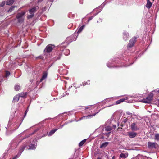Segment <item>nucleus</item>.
I'll list each match as a JSON object with an SVG mask.
<instances>
[{"label": "nucleus", "mask_w": 159, "mask_h": 159, "mask_svg": "<svg viewBox=\"0 0 159 159\" xmlns=\"http://www.w3.org/2000/svg\"><path fill=\"white\" fill-rule=\"evenodd\" d=\"M153 94L151 93L146 98L140 100L139 101L141 102L146 103H149L153 99Z\"/></svg>", "instance_id": "obj_1"}, {"label": "nucleus", "mask_w": 159, "mask_h": 159, "mask_svg": "<svg viewBox=\"0 0 159 159\" xmlns=\"http://www.w3.org/2000/svg\"><path fill=\"white\" fill-rule=\"evenodd\" d=\"M99 128L102 129V133L106 135L109 134L110 133V131L112 129V128L110 126H107L103 128V127H100Z\"/></svg>", "instance_id": "obj_2"}, {"label": "nucleus", "mask_w": 159, "mask_h": 159, "mask_svg": "<svg viewBox=\"0 0 159 159\" xmlns=\"http://www.w3.org/2000/svg\"><path fill=\"white\" fill-rule=\"evenodd\" d=\"M25 14V12H22L19 13L17 14L16 17L19 23H22L23 22L24 20V15Z\"/></svg>", "instance_id": "obj_3"}, {"label": "nucleus", "mask_w": 159, "mask_h": 159, "mask_svg": "<svg viewBox=\"0 0 159 159\" xmlns=\"http://www.w3.org/2000/svg\"><path fill=\"white\" fill-rule=\"evenodd\" d=\"M54 47L55 46L54 45L52 44L48 45L46 47L44 51L45 52L49 53L52 50Z\"/></svg>", "instance_id": "obj_4"}, {"label": "nucleus", "mask_w": 159, "mask_h": 159, "mask_svg": "<svg viewBox=\"0 0 159 159\" xmlns=\"http://www.w3.org/2000/svg\"><path fill=\"white\" fill-rule=\"evenodd\" d=\"M136 39L137 38L134 37L130 40L129 43L127 46L128 49H129L130 48L134 45V44L136 41Z\"/></svg>", "instance_id": "obj_5"}, {"label": "nucleus", "mask_w": 159, "mask_h": 159, "mask_svg": "<svg viewBox=\"0 0 159 159\" xmlns=\"http://www.w3.org/2000/svg\"><path fill=\"white\" fill-rule=\"evenodd\" d=\"M157 144L155 142H148V146L149 148H157Z\"/></svg>", "instance_id": "obj_6"}, {"label": "nucleus", "mask_w": 159, "mask_h": 159, "mask_svg": "<svg viewBox=\"0 0 159 159\" xmlns=\"http://www.w3.org/2000/svg\"><path fill=\"white\" fill-rule=\"evenodd\" d=\"M130 128L133 131H137L139 130V128L137 126V123H132L130 125Z\"/></svg>", "instance_id": "obj_7"}, {"label": "nucleus", "mask_w": 159, "mask_h": 159, "mask_svg": "<svg viewBox=\"0 0 159 159\" xmlns=\"http://www.w3.org/2000/svg\"><path fill=\"white\" fill-rule=\"evenodd\" d=\"M128 134L129 137L131 138L135 137L137 135V134L136 133L132 132H128Z\"/></svg>", "instance_id": "obj_8"}, {"label": "nucleus", "mask_w": 159, "mask_h": 159, "mask_svg": "<svg viewBox=\"0 0 159 159\" xmlns=\"http://www.w3.org/2000/svg\"><path fill=\"white\" fill-rule=\"evenodd\" d=\"M38 8L39 7L38 6L34 7L29 10V12L30 13H32L34 14V12L38 9Z\"/></svg>", "instance_id": "obj_9"}, {"label": "nucleus", "mask_w": 159, "mask_h": 159, "mask_svg": "<svg viewBox=\"0 0 159 159\" xmlns=\"http://www.w3.org/2000/svg\"><path fill=\"white\" fill-rule=\"evenodd\" d=\"M47 72H44L43 73V74L42 77L40 80V82H41L44 79H46L47 76Z\"/></svg>", "instance_id": "obj_10"}, {"label": "nucleus", "mask_w": 159, "mask_h": 159, "mask_svg": "<svg viewBox=\"0 0 159 159\" xmlns=\"http://www.w3.org/2000/svg\"><path fill=\"white\" fill-rule=\"evenodd\" d=\"M128 98L127 97H125L124 98H123L122 99H121L120 100H118L116 102V104H118L122 102L127 100Z\"/></svg>", "instance_id": "obj_11"}, {"label": "nucleus", "mask_w": 159, "mask_h": 159, "mask_svg": "<svg viewBox=\"0 0 159 159\" xmlns=\"http://www.w3.org/2000/svg\"><path fill=\"white\" fill-rule=\"evenodd\" d=\"M128 156V153L127 152L121 153L120 155V157L122 158H126Z\"/></svg>", "instance_id": "obj_12"}, {"label": "nucleus", "mask_w": 159, "mask_h": 159, "mask_svg": "<svg viewBox=\"0 0 159 159\" xmlns=\"http://www.w3.org/2000/svg\"><path fill=\"white\" fill-rule=\"evenodd\" d=\"M25 146H23L22 147L20 148L19 150L18 153L17 155H18L19 157H20L23 151L24 150L25 148Z\"/></svg>", "instance_id": "obj_13"}, {"label": "nucleus", "mask_w": 159, "mask_h": 159, "mask_svg": "<svg viewBox=\"0 0 159 159\" xmlns=\"http://www.w3.org/2000/svg\"><path fill=\"white\" fill-rule=\"evenodd\" d=\"M123 34V38L124 40H126L129 36V34L125 31L124 32Z\"/></svg>", "instance_id": "obj_14"}, {"label": "nucleus", "mask_w": 159, "mask_h": 159, "mask_svg": "<svg viewBox=\"0 0 159 159\" xmlns=\"http://www.w3.org/2000/svg\"><path fill=\"white\" fill-rule=\"evenodd\" d=\"M152 3L149 1V0H147V3L146 4V7L148 8H150L152 6Z\"/></svg>", "instance_id": "obj_15"}, {"label": "nucleus", "mask_w": 159, "mask_h": 159, "mask_svg": "<svg viewBox=\"0 0 159 159\" xmlns=\"http://www.w3.org/2000/svg\"><path fill=\"white\" fill-rule=\"evenodd\" d=\"M18 95L19 96V97H20V98H21L22 99L24 98L26 96V93H22Z\"/></svg>", "instance_id": "obj_16"}, {"label": "nucleus", "mask_w": 159, "mask_h": 159, "mask_svg": "<svg viewBox=\"0 0 159 159\" xmlns=\"http://www.w3.org/2000/svg\"><path fill=\"white\" fill-rule=\"evenodd\" d=\"M96 113H95L93 114L89 115L86 116H83L82 118L81 119H83V118H85V119H87L90 118L91 117L95 116L96 115Z\"/></svg>", "instance_id": "obj_17"}, {"label": "nucleus", "mask_w": 159, "mask_h": 159, "mask_svg": "<svg viewBox=\"0 0 159 159\" xmlns=\"http://www.w3.org/2000/svg\"><path fill=\"white\" fill-rule=\"evenodd\" d=\"M14 0H9L6 2V4L7 5H11L14 3Z\"/></svg>", "instance_id": "obj_18"}, {"label": "nucleus", "mask_w": 159, "mask_h": 159, "mask_svg": "<svg viewBox=\"0 0 159 159\" xmlns=\"http://www.w3.org/2000/svg\"><path fill=\"white\" fill-rule=\"evenodd\" d=\"M20 98L19 97V96L18 95H16L13 98V101L14 102H17L19 99H20Z\"/></svg>", "instance_id": "obj_19"}, {"label": "nucleus", "mask_w": 159, "mask_h": 159, "mask_svg": "<svg viewBox=\"0 0 159 159\" xmlns=\"http://www.w3.org/2000/svg\"><path fill=\"white\" fill-rule=\"evenodd\" d=\"M85 26V25H84L80 27L79 28L77 32V33L79 34L82 31L83 29L84 28Z\"/></svg>", "instance_id": "obj_20"}, {"label": "nucleus", "mask_w": 159, "mask_h": 159, "mask_svg": "<svg viewBox=\"0 0 159 159\" xmlns=\"http://www.w3.org/2000/svg\"><path fill=\"white\" fill-rule=\"evenodd\" d=\"M58 129L52 130L48 134V136H50L53 134Z\"/></svg>", "instance_id": "obj_21"}, {"label": "nucleus", "mask_w": 159, "mask_h": 159, "mask_svg": "<svg viewBox=\"0 0 159 159\" xmlns=\"http://www.w3.org/2000/svg\"><path fill=\"white\" fill-rule=\"evenodd\" d=\"M36 148V145L35 144H31L29 146V149L34 150Z\"/></svg>", "instance_id": "obj_22"}, {"label": "nucleus", "mask_w": 159, "mask_h": 159, "mask_svg": "<svg viewBox=\"0 0 159 159\" xmlns=\"http://www.w3.org/2000/svg\"><path fill=\"white\" fill-rule=\"evenodd\" d=\"M64 54L66 55H68L70 53V51L69 49H65L64 50Z\"/></svg>", "instance_id": "obj_23"}, {"label": "nucleus", "mask_w": 159, "mask_h": 159, "mask_svg": "<svg viewBox=\"0 0 159 159\" xmlns=\"http://www.w3.org/2000/svg\"><path fill=\"white\" fill-rule=\"evenodd\" d=\"M108 142H104L101 145L100 147L101 148H105L108 145Z\"/></svg>", "instance_id": "obj_24"}, {"label": "nucleus", "mask_w": 159, "mask_h": 159, "mask_svg": "<svg viewBox=\"0 0 159 159\" xmlns=\"http://www.w3.org/2000/svg\"><path fill=\"white\" fill-rule=\"evenodd\" d=\"M20 88V85H16L14 87L15 90L16 91H18Z\"/></svg>", "instance_id": "obj_25"}, {"label": "nucleus", "mask_w": 159, "mask_h": 159, "mask_svg": "<svg viewBox=\"0 0 159 159\" xmlns=\"http://www.w3.org/2000/svg\"><path fill=\"white\" fill-rule=\"evenodd\" d=\"M100 12V11H99L98 12H97L95 14H94V15H93L92 16H91V17H90L89 19V20H88V22H89V21L90 20H91L92 19H93L94 17L96 16L97 14H98V13H99Z\"/></svg>", "instance_id": "obj_26"}, {"label": "nucleus", "mask_w": 159, "mask_h": 159, "mask_svg": "<svg viewBox=\"0 0 159 159\" xmlns=\"http://www.w3.org/2000/svg\"><path fill=\"white\" fill-rule=\"evenodd\" d=\"M86 139H85L81 141L79 143V146L80 147L82 146L86 141Z\"/></svg>", "instance_id": "obj_27"}, {"label": "nucleus", "mask_w": 159, "mask_h": 159, "mask_svg": "<svg viewBox=\"0 0 159 159\" xmlns=\"http://www.w3.org/2000/svg\"><path fill=\"white\" fill-rule=\"evenodd\" d=\"M72 38V37H67L66 38V40L69 41V40H71L69 42V43H70V42H71L72 41H75L76 40V38H74L73 39H71Z\"/></svg>", "instance_id": "obj_28"}, {"label": "nucleus", "mask_w": 159, "mask_h": 159, "mask_svg": "<svg viewBox=\"0 0 159 159\" xmlns=\"http://www.w3.org/2000/svg\"><path fill=\"white\" fill-rule=\"evenodd\" d=\"M15 7V6H11L8 11V12H11L12 11L14 10Z\"/></svg>", "instance_id": "obj_29"}, {"label": "nucleus", "mask_w": 159, "mask_h": 159, "mask_svg": "<svg viewBox=\"0 0 159 159\" xmlns=\"http://www.w3.org/2000/svg\"><path fill=\"white\" fill-rule=\"evenodd\" d=\"M155 139L157 141L159 140V134H157L155 135Z\"/></svg>", "instance_id": "obj_30"}, {"label": "nucleus", "mask_w": 159, "mask_h": 159, "mask_svg": "<svg viewBox=\"0 0 159 159\" xmlns=\"http://www.w3.org/2000/svg\"><path fill=\"white\" fill-rule=\"evenodd\" d=\"M30 15H28V16L27 17L28 19H30L32 18L34 16V14L30 13Z\"/></svg>", "instance_id": "obj_31"}, {"label": "nucleus", "mask_w": 159, "mask_h": 159, "mask_svg": "<svg viewBox=\"0 0 159 159\" xmlns=\"http://www.w3.org/2000/svg\"><path fill=\"white\" fill-rule=\"evenodd\" d=\"M126 114H127V115H131V117H133L134 116H135V115H134L133 114H132V113H130V112L129 111L127 112H126Z\"/></svg>", "instance_id": "obj_32"}, {"label": "nucleus", "mask_w": 159, "mask_h": 159, "mask_svg": "<svg viewBox=\"0 0 159 159\" xmlns=\"http://www.w3.org/2000/svg\"><path fill=\"white\" fill-rule=\"evenodd\" d=\"M10 74V72L8 71H6V77L8 76Z\"/></svg>", "instance_id": "obj_33"}, {"label": "nucleus", "mask_w": 159, "mask_h": 159, "mask_svg": "<svg viewBox=\"0 0 159 159\" xmlns=\"http://www.w3.org/2000/svg\"><path fill=\"white\" fill-rule=\"evenodd\" d=\"M107 67L109 68H111V67H113L112 66V64H111V63H108L107 64Z\"/></svg>", "instance_id": "obj_34"}, {"label": "nucleus", "mask_w": 159, "mask_h": 159, "mask_svg": "<svg viewBox=\"0 0 159 159\" xmlns=\"http://www.w3.org/2000/svg\"><path fill=\"white\" fill-rule=\"evenodd\" d=\"M5 1H3L1 4H0V7H3L5 4Z\"/></svg>", "instance_id": "obj_35"}, {"label": "nucleus", "mask_w": 159, "mask_h": 159, "mask_svg": "<svg viewBox=\"0 0 159 159\" xmlns=\"http://www.w3.org/2000/svg\"><path fill=\"white\" fill-rule=\"evenodd\" d=\"M69 93H63V97H64V96H65L66 95H69Z\"/></svg>", "instance_id": "obj_36"}, {"label": "nucleus", "mask_w": 159, "mask_h": 159, "mask_svg": "<svg viewBox=\"0 0 159 159\" xmlns=\"http://www.w3.org/2000/svg\"><path fill=\"white\" fill-rule=\"evenodd\" d=\"M19 157L18 155H16L14 158H13L12 159H16L18 158Z\"/></svg>", "instance_id": "obj_37"}, {"label": "nucleus", "mask_w": 159, "mask_h": 159, "mask_svg": "<svg viewBox=\"0 0 159 159\" xmlns=\"http://www.w3.org/2000/svg\"><path fill=\"white\" fill-rule=\"evenodd\" d=\"M62 56V54L61 53V54H60L59 55V57H57V59H59L61 57V56Z\"/></svg>", "instance_id": "obj_38"}, {"label": "nucleus", "mask_w": 159, "mask_h": 159, "mask_svg": "<svg viewBox=\"0 0 159 159\" xmlns=\"http://www.w3.org/2000/svg\"><path fill=\"white\" fill-rule=\"evenodd\" d=\"M127 121V119L126 118H125L123 120V122L124 123H126Z\"/></svg>", "instance_id": "obj_39"}, {"label": "nucleus", "mask_w": 159, "mask_h": 159, "mask_svg": "<svg viewBox=\"0 0 159 159\" xmlns=\"http://www.w3.org/2000/svg\"><path fill=\"white\" fill-rule=\"evenodd\" d=\"M86 84H89V83H88L87 82L86 83H83V85H86Z\"/></svg>", "instance_id": "obj_40"}, {"label": "nucleus", "mask_w": 159, "mask_h": 159, "mask_svg": "<svg viewBox=\"0 0 159 159\" xmlns=\"http://www.w3.org/2000/svg\"><path fill=\"white\" fill-rule=\"evenodd\" d=\"M79 2L81 4H83V0H79Z\"/></svg>", "instance_id": "obj_41"}, {"label": "nucleus", "mask_w": 159, "mask_h": 159, "mask_svg": "<svg viewBox=\"0 0 159 159\" xmlns=\"http://www.w3.org/2000/svg\"><path fill=\"white\" fill-rule=\"evenodd\" d=\"M110 100H111L110 98H108L106 99V100H105V101H106V100H107V101H109Z\"/></svg>", "instance_id": "obj_42"}, {"label": "nucleus", "mask_w": 159, "mask_h": 159, "mask_svg": "<svg viewBox=\"0 0 159 159\" xmlns=\"http://www.w3.org/2000/svg\"><path fill=\"white\" fill-rule=\"evenodd\" d=\"M43 0H38V2H41Z\"/></svg>", "instance_id": "obj_43"}, {"label": "nucleus", "mask_w": 159, "mask_h": 159, "mask_svg": "<svg viewBox=\"0 0 159 159\" xmlns=\"http://www.w3.org/2000/svg\"><path fill=\"white\" fill-rule=\"evenodd\" d=\"M92 106H89V107L86 108L85 109H87L90 108V107H92Z\"/></svg>", "instance_id": "obj_44"}, {"label": "nucleus", "mask_w": 159, "mask_h": 159, "mask_svg": "<svg viewBox=\"0 0 159 159\" xmlns=\"http://www.w3.org/2000/svg\"><path fill=\"white\" fill-rule=\"evenodd\" d=\"M28 109H27L25 111V115L26 114L27 112H28Z\"/></svg>", "instance_id": "obj_45"}, {"label": "nucleus", "mask_w": 159, "mask_h": 159, "mask_svg": "<svg viewBox=\"0 0 159 159\" xmlns=\"http://www.w3.org/2000/svg\"><path fill=\"white\" fill-rule=\"evenodd\" d=\"M112 159H115V157L114 156H113L112 157Z\"/></svg>", "instance_id": "obj_46"}, {"label": "nucleus", "mask_w": 159, "mask_h": 159, "mask_svg": "<svg viewBox=\"0 0 159 159\" xmlns=\"http://www.w3.org/2000/svg\"><path fill=\"white\" fill-rule=\"evenodd\" d=\"M6 128L7 129V130H8L9 129V127H8L7 126V127H6Z\"/></svg>", "instance_id": "obj_47"}, {"label": "nucleus", "mask_w": 159, "mask_h": 159, "mask_svg": "<svg viewBox=\"0 0 159 159\" xmlns=\"http://www.w3.org/2000/svg\"><path fill=\"white\" fill-rule=\"evenodd\" d=\"M37 142V140H36V139H35L34 140V143H36V142Z\"/></svg>", "instance_id": "obj_48"}, {"label": "nucleus", "mask_w": 159, "mask_h": 159, "mask_svg": "<svg viewBox=\"0 0 159 159\" xmlns=\"http://www.w3.org/2000/svg\"><path fill=\"white\" fill-rule=\"evenodd\" d=\"M65 125V124H64L63 125H62L61 127V128H62L64 126V125Z\"/></svg>", "instance_id": "obj_49"}, {"label": "nucleus", "mask_w": 159, "mask_h": 159, "mask_svg": "<svg viewBox=\"0 0 159 159\" xmlns=\"http://www.w3.org/2000/svg\"><path fill=\"white\" fill-rule=\"evenodd\" d=\"M99 20H100L101 22H102V19H100Z\"/></svg>", "instance_id": "obj_50"}, {"label": "nucleus", "mask_w": 159, "mask_h": 159, "mask_svg": "<svg viewBox=\"0 0 159 159\" xmlns=\"http://www.w3.org/2000/svg\"><path fill=\"white\" fill-rule=\"evenodd\" d=\"M114 127H116V125H114Z\"/></svg>", "instance_id": "obj_51"}, {"label": "nucleus", "mask_w": 159, "mask_h": 159, "mask_svg": "<svg viewBox=\"0 0 159 159\" xmlns=\"http://www.w3.org/2000/svg\"><path fill=\"white\" fill-rule=\"evenodd\" d=\"M97 159H101V158H100L99 157H98Z\"/></svg>", "instance_id": "obj_52"}, {"label": "nucleus", "mask_w": 159, "mask_h": 159, "mask_svg": "<svg viewBox=\"0 0 159 159\" xmlns=\"http://www.w3.org/2000/svg\"><path fill=\"white\" fill-rule=\"evenodd\" d=\"M72 87V86H71L70 87H69V89H70V88H71Z\"/></svg>", "instance_id": "obj_53"}, {"label": "nucleus", "mask_w": 159, "mask_h": 159, "mask_svg": "<svg viewBox=\"0 0 159 159\" xmlns=\"http://www.w3.org/2000/svg\"><path fill=\"white\" fill-rule=\"evenodd\" d=\"M19 127V126H18L17 127V128L16 129H17V128H18Z\"/></svg>", "instance_id": "obj_54"}, {"label": "nucleus", "mask_w": 159, "mask_h": 159, "mask_svg": "<svg viewBox=\"0 0 159 159\" xmlns=\"http://www.w3.org/2000/svg\"><path fill=\"white\" fill-rule=\"evenodd\" d=\"M101 9H102V8H101V9L100 10V11H101Z\"/></svg>", "instance_id": "obj_55"}, {"label": "nucleus", "mask_w": 159, "mask_h": 159, "mask_svg": "<svg viewBox=\"0 0 159 159\" xmlns=\"http://www.w3.org/2000/svg\"><path fill=\"white\" fill-rule=\"evenodd\" d=\"M96 10V9H94V11H95Z\"/></svg>", "instance_id": "obj_56"}, {"label": "nucleus", "mask_w": 159, "mask_h": 159, "mask_svg": "<svg viewBox=\"0 0 159 159\" xmlns=\"http://www.w3.org/2000/svg\"><path fill=\"white\" fill-rule=\"evenodd\" d=\"M101 8V7H98V8Z\"/></svg>", "instance_id": "obj_57"}, {"label": "nucleus", "mask_w": 159, "mask_h": 159, "mask_svg": "<svg viewBox=\"0 0 159 159\" xmlns=\"http://www.w3.org/2000/svg\"><path fill=\"white\" fill-rule=\"evenodd\" d=\"M98 21H97V23H98Z\"/></svg>", "instance_id": "obj_58"}, {"label": "nucleus", "mask_w": 159, "mask_h": 159, "mask_svg": "<svg viewBox=\"0 0 159 159\" xmlns=\"http://www.w3.org/2000/svg\"><path fill=\"white\" fill-rule=\"evenodd\" d=\"M125 66V67L127 66Z\"/></svg>", "instance_id": "obj_59"}, {"label": "nucleus", "mask_w": 159, "mask_h": 159, "mask_svg": "<svg viewBox=\"0 0 159 159\" xmlns=\"http://www.w3.org/2000/svg\"><path fill=\"white\" fill-rule=\"evenodd\" d=\"M149 159H152V158H150Z\"/></svg>", "instance_id": "obj_60"}, {"label": "nucleus", "mask_w": 159, "mask_h": 159, "mask_svg": "<svg viewBox=\"0 0 159 159\" xmlns=\"http://www.w3.org/2000/svg\"><path fill=\"white\" fill-rule=\"evenodd\" d=\"M158 92H159V91L158 90Z\"/></svg>", "instance_id": "obj_61"}]
</instances>
